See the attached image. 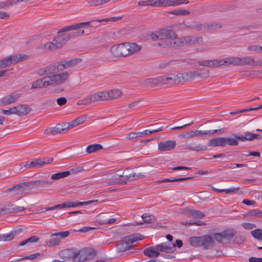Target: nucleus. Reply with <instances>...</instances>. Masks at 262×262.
<instances>
[{"mask_svg": "<svg viewBox=\"0 0 262 262\" xmlns=\"http://www.w3.org/2000/svg\"><path fill=\"white\" fill-rule=\"evenodd\" d=\"M225 130L223 128L212 130H194L189 132L188 137H204L206 136H213L215 135L224 133Z\"/></svg>", "mask_w": 262, "mask_h": 262, "instance_id": "nucleus-10", "label": "nucleus"}, {"mask_svg": "<svg viewBox=\"0 0 262 262\" xmlns=\"http://www.w3.org/2000/svg\"><path fill=\"white\" fill-rule=\"evenodd\" d=\"M63 33H58L57 32L58 34L54 37L53 41L48 42L45 45V49L47 50H54L61 48L70 39L82 35L84 33V31L83 30H78L69 34Z\"/></svg>", "mask_w": 262, "mask_h": 262, "instance_id": "nucleus-1", "label": "nucleus"}, {"mask_svg": "<svg viewBox=\"0 0 262 262\" xmlns=\"http://www.w3.org/2000/svg\"><path fill=\"white\" fill-rule=\"evenodd\" d=\"M95 250L91 248H84L76 253L74 262H83L94 258L96 255Z\"/></svg>", "mask_w": 262, "mask_h": 262, "instance_id": "nucleus-4", "label": "nucleus"}, {"mask_svg": "<svg viewBox=\"0 0 262 262\" xmlns=\"http://www.w3.org/2000/svg\"><path fill=\"white\" fill-rule=\"evenodd\" d=\"M252 236L256 239L262 241V229H256L251 231Z\"/></svg>", "mask_w": 262, "mask_h": 262, "instance_id": "nucleus-53", "label": "nucleus"}, {"mask_svg": "<svg viewBox=\"0 0 262 262\" xmlns=\"http://www.w3.org/2000/svg\"><path fill=\"white\" fill-rule=\"evenodd\" d=\"M49 86H50V83H49L48 77L45 76L32 82L31 89H41L43 88H47Z\"/></svg>", "mask_w": 262, "mask_h": 262, "instance_id": "nucleus-24", "label": "nucleus"}, {"mask_svg": "<svg viewBox=\"0 0 262 262\" xmlns=\"http://www.w3.org/2000/svg\"><path fill=\"white\" fill-rule=\"evenodd\" d=\"M143 236L139 233L134 234L124 237L117 245V250L118 252H123L129 249L134 242L141 240Z\"/></svg>", "mask_w": 262, "mask_h": 262, "instance_id": "nucleus-3", "label": "nucleus"}, {"mask_svg": "<svg viewBox=\"0 0 262 262\" xmlns=\"http://www.w3.org/2000/svg\"><path fill=\"white\" fill-rule=\"evenodd\" d=\"M69 76V74L68 72H65L51 76H47V77L50 86L61 85L64 83L68 79Z\"/></svg>", "mask_w": 262, "mask_h": 262, "instance_id": "nucleus-9", "label": "nucleus"}, {"mask_svg": "<svg viewBox=\"0 0 262 262\" xmlns=\"http://www.w3.org/2000/svg\"><path fill=\"white\" fill-rule=\"evenodd\" d=\"M163 129V126L159 127L157 129H152V130H145L143 132V137L145 136H147L148 135H150L155 133H157L159 131L162 130Z\"/></svg>", "mask_w": 262, "mask_h": 262, "instance_id": "nucleus-62", "label": "nucleus"}, {"mask_svg": "<svg viewBox=\"0 0 262 262\" xmlns=\"http://www.w3.org/2000/svg\"><path fill=\"white\" fill-rule=\"evenodd\" d=\"M189 242L192 246L202 247L205 250L211 249L214 245L213 237L208 235L191 237Z\"/></svg>", "mask_w": 262, "mask_h": 262, "instance_id": "nucleus-2", "label": "nucleus"}, {"mask_svg": "<svg viewBox=\"0 0 262 262\" xmlns=\"http://www.w3.org/2000/svg\"><path fill=\"white\" fill-rule=\"evenodd\" d=\"M2 113L3 114L6 115H12V114H16V108H15V107L14 106V107H13L10 108L8 110H2Z\"/></svg>", "mask_w": 262, "mask_h": 262, "instance_id": "nucleus-64", "label": "nucleus"}, {"mask_svg": "<svg viewBox=\"0 0 262 262\" xmlns=\"http://www.w3.org/2000/svg\"><path fill=\"white\" fill-rule=\"evenodd\" d=\"M248 214L250 216L262 217V212L257 209L251 210Z\"/></svg>", "mask_w": 262, "mask_h": 262, "instance_id": "nucleus-58", "label": "nucleus"}, {"mask_svg": "<svg viewBox=\"0 0 262 262\" xmlns=\"http://www.w3.org/2000/svg\"><path fill=\"white\" fill-rule=\"evenodd\" d=\"M211 189L214 191L217 192H225L227 194L231 193V192H237L239 188H232L230 189H219L215 188L212 186H210Z\"/></svg>", "mask_w": 262, "mask_h": 262, "instance_id": "nucleus-48", "label": "nucleus"}, {"mask_svg": "<svg viewBox=\"0 0 262 262\" xmlns=\"http://www.w3.org/2000/svg\"><path fill=\"white\" fill-rule=\"evenodd\" d=\"M159 84L161 85H172V80L170 74L158 77Z\"/></svg>", "mask_w": 262, "mask_h": 262, "instance_id": "nucleus-40", "label": "nucleus"}, {"mask_svg": "<svg viewBox=\"0 0 262 262\" xmlns=\"http://www.w3.org/2000/svg\"><path fill=\"white\" fill-rule=\"evenodd\" d=\"M110 51L116 57H124L128 55L126 43L113 46L111 48Z\"/></svg>", "mask_w": 262, "mask_h": 262, "instance_id": "nucleus-12", "label": "nucleus"}, {"mask_svg": "<svg viewBox=\"0 0 262 262\" xmlns=\"http://www.w3.org/2000/svg\"><path fill=\"white\" fill-rule=\"evenodd\" d=\"M70 174V171H62L53 174L51 177L50 181H52L53 183L54 181L63 179L69 176Z\"/></svg>", "mask_w": 262, "mask_h": 262, "instance_id": "nucleus-41", "label": "nucleus"}, {"mask_svg": "<svg viewBox=\"0 0 262 262\" xmlns=\"http://www.w3.org/2000/svg\"><path fill=\"white\" fill-rule=\"evenodd\" d=\"M238 66H250L252 67L257 66L258 60H255L253 57L245 56L238 57Z\"/></svg>", "mask_w": 262, "mask_h": 262, "instance_id": "nucleus-22", "label": "nucleus"}, {"mask_svg": "<svg viewBox=\"0 0 262 262\" xmlns=\"http://www.w3.org/2000/svg\"><path fill=\"white\" fill-rule=\"evenodd\" d=\"M106 95L107 100H111L115 99H118L122 94V92L120 90L114 89L106 91Z\"/></svg>", "mask_w": 262, "mask_h": 262, "instance_id": "nucleus-36", "label": "nucleus"}, {"mask_svg": "<svg viewBox=\"0 0 262 262\" xmlns=\"http://www.w3.org/2000/svg\"><path fill=\"white\" fill-rule=\"evenodd\" d=\"M106 215L105 214H101L99 215V220L100 221L99 222V224L100 225H107L115 223L116 222V219L114 218H112L110 220H101L105 218Z\"/></svg>", "mask_w": 262, "mask_h": 262, "instance_id": "nucleus-49", "label": "nucleus"}, {"mask_svg": "<svg viewBox=\"0 0 262 262\" xmlns=\"http://www.w3.org/2000/svg\"><path fill=\"white\" fill-rule=\"evenodd\" d=\"M192 177H185V178H174V179H165L162 180H160L158 181V183H165V182H178V181H182L187 180L191 179Z\"/></svg>", "mask_w": 262, "mask_h": 262, "instance_id": "nucleus-50", "label": "nucleus"}, {"mask_svg": "<svg viewBox=\"0 0 262 262\" xmlns=\"http://www.w3.org/2000/svg\"><path fill=\"white\" fill-rule=\"evenodd\" d=\"M185 213L188 217L194 219H202L205 216V214L199 210L188 209Z\"/></svg>", "mask_w": 262, "mask_h": 262, "instance_id": "nucleus-32", "label": "nucleus"}, {"mask_svg": "<svg viewBox=\"0 0 262 262\" xmlns=\"http://www.w3.org/2000/svg\"><path fill=\"white\" fill-rule=\"evenodd\" d=\"M98 20L89 21L66 26L61 29L58 32V33L66 32L72 30H81L80 29H85L89 27H96L98 23H99Z\"/></svg>", "mask_w": 262, "mask_h": 262, "instance_id": "nucleus-6", "label": "nucleus"}, {"mask_svg": "<svg viewBox=\"0 0 262 262\" xmlns=\"http://www.w3.org/2000/svg\"><path fill=\"white\" fill-rule=\"evenodd\" d=\"M224 137H216L208 141V144L210 147L225 146Z\"/></svg>", "mask_w": 262, "mask_h": 262, "instance_id": "nucleus-31", "label": "nucleus"}, {"mask_svg": "<svg viewBox=\"0 0 262 262\" xmlns=\"http://www.w3.org/2000/svg\"><path fill=\"white\" fill-rule=\"evenodd\" d=\"M141 86L146 88H154L159 85L158 77L149 78L139 81Z\"/></svg>", "mask_w": 262, "mask_h": 262, "instance_id": "nucleus-23", "label": "nucleus"}, {"mask_svg": "<svg viewBox=\"0 0 262 262\" xmlns=\"http://www.w3.org/2000/svg\"><path fill=\"white\" fill-rule=\"evenodd\" d=\"M61 133L67 132L69 128H71L70 123H63L62 124H58Z\"/></svg>", "mask_w": 262, "mask_h": 262, "instance_id": "nucleus-60", "label": "nucleus"}, {"mask_svg": "<svg viewBox=\"0 0 262 262\" xmlns=\"http://www.w3.org/2000/svg\"><path fill=\"white\" fill-rule=\"evenodd\" d=\"M151 39L154 41L159 40L161 41L162 37L161 34V30L157 32L153 33L151 34Z\"/></svg>", "mask_w": 262, "mask_h": 262, "instance_id": "nucleus-61", "label": "nucleus"}, {"mask_svg": "<svg viewBox=\"0 0 262 262\" xmlns=\"http://www.w3.org/2000/svg\"><path fill=\"white\" fill-rule=\"evenodd\" d=\"M11 64L10 57L4 58L0 60V69L4 68Z\"/></svg>", "mask_w": 262, "mask_h": 262, "instance_id": "nucleus-56", "label": "nucleus"}, {"mask_svg": "<svg viewBox=\"0 0 262 262\" xmlns=\"http://www.w3.org/2000/svg\"><path fill=\"white\" fill-rule=\"evenodd\" d=\"M70 235L68 231L56 232L51 234V238L46 242L49 247H54L59 245L61 239L68 237Z\"/></svg>", "mask_w": 262, "mask_h": 262, "instance_id": "nucleus-8", "label": "nucleus"}, {"mask_svg": "<svg viewBox=\"0 0 262 262\" xmlns=\"http://www.w3.org/2000/svg\"><path fill=\"white\" fill-rule=\"evenodd\" d=\"M103 148L102 146L99 144H95L89 145L86 149V151L88 154H92L96 152Z\"/></svg>", "mask_w": 262, "mask_h": 262, "instance_id": "nucleus-44", "label": "nucleus"}, {"mask_svg": "<svg viewBox=\"0 0 262 262\" xmlns=\"http://www.w3.org/2000/svg\"><path fill=\"white\" fill-rule=\"evenodd\" d=\"M186 73V80L189 81L193 79L196 77H200L201 74H200V72L198 71H190Z\"/></svg>", "mask_w": 262, "mask_h": 262, "instance_id": "nucleus-51", "label": "nucleus"}, {"mask_svg": "<svg viewBox=\"0 0 262 262\" xmlns=\"http://www.w3.org/2000/svg\"><path fill=\"white\" fill-rule=\"evenodd\" d=\"M175 32L172 30H161V34L162 37L161 41L165 40L169 38L174 37L175 36Z\"/></svg>", "mask_w": 262, "mask_h": 262, "instance_id": "nucleus-38", "label": "nucleus"}, {"mask_svg": "<svg viewBox=\"0 0 262 262\" xmlns=\"http://www.w3.org/2000/svg\"><path fill=\"white\" fill-rule=\"evenodd\" d=\"M177 145V143L173 140L160 142L158 143V148L160 151L164 152L173 149Z\"/></svg>", "mask_w": 262, "mask_h": 262, "instance_id": "nucleus-18", "label": "nucleus"}, {"mask_svg": "<svg viewBox=\"0 0 262 262\" xmlns=\"http://www.w3.org/2000/svg\"><path fill=\"white\" fill-rule=\"evenodd\" d=\"M203 41L201 36H189L181 38L180 47L184 45H194L200 43Z\"/></svg>", "mask_w": 262, "mask_h": 262, "instance_id": "nucleus-17", "label": "nucleus"}, {"mask_svg": "<svg viewBox=\"0 0 262 262\" xmlns=\"http://www.w3.org/2000/svg\"><path fill=\"white\" fill-rule=\"evenodd\" d=\"M65 208H69L68 201L65 202L62 204L56 205L51 207L44 208L43 209L45 210V211H50L54 210L57 209H62Z\"/></svg>", "mask_w": 262, "mask_h": 262, "instance_id": "nucleus-47", "label": "nucleus"}, {"mask_svg": "<svg viewBox=\"0 0 262 262\" xmlns=\"http://www.w3.org/2000/svg\"><path fill=\"white\" fill-rule=\"evenodd\" d=\"M27 183L29 191H30L34 188H40L46 187L49 185H52L53 181H50L49 179H42L33 181H28Z\"/></svg>", "mask_w": 262, "mask_h": 262, "instance_id": "nucleus-14", "label": "nucleus"}, {"mask_svg": "<svg viewBox=\"0 0 262 262\" xmlns=\"http://www.w3.org/2000/svg\"><path fill=\"white\" fill-rule=\"evenodd\" d=\"M13 239L12 234L11 232L9 233L6 234H0V241L7 242L10 241Z\"/></svg>", "mask_w": 262, "mask_h": 262, "instance_id": "nucleus-57", "label": "nucleus"}, {"mask_svg": "<svg viewBox=\"0 0 262 262\" xmlns=\"http://www.w3.org/2000/svg\"><path fill=\"white\" fill-rule=\"evenodd\" d=\"M25 208L20 206H17L13 204H8L0 205L1 215L5 214L12 213L23 211Z\"/></svg>", "mask_w": 262, "mask_h": 262, "instance_id": "nucleus-15", "label": "nucleus"}, {"mask_svg": "<svg viewBox=\"0 0 262 262\" xmlns=\"http://www.w3.org/2000/svg\"><path fill=\"white\" fill-rule=\"evenodd\" d=\"M41 166H42L41 159H36L29 163L25 164L24 167L27 169H29L32 168H38Z\"/></svg>", "mask_w": 262, "mask_h": 262, "instance_id": "nucleus-42", "label": "nucleus"}, {"mask_svg": "<svg viewBox=\"0 0 262 262\" xmlns=\"http://www.w3.org/2000/svg\"><path fill=\"white\" fill-rule=\"evenodd\" d=\"M126 46L128 55L138 53L141 49V46L135 43H126Z\"/></svg>", "mask_w": 262, "mask_h": 262, "instance_id": "nucleus-34", "label": "nucleus"}, {"mask_svg": "<svg viewBox=\"0 0 262 262\" xmlns=\"http://www.w3.org/2000/svg\"><path fill=\"white\" fill-rule=\"evenodd\" d=\"M145 176L141 173H137L134 172L131 168L126 169L122 175H119L115 177V179L121 180L126 182L128 180H137L139 179L143 178Z\"/></svg>", "mask_w": 262, "mask_h": 262, "instance_id": "nucleus-11", "label": "nucleus"}, {"mask_svg": "<svg viewBox=\"0 0 262 262\" xmlns=\"http://www.w3.org/2000/svg\"><path fill=\"white\" fill-rule=\"evenodd\" d=\"M181 38L177 37L175 34V36L172 38H169L165 40L159 41L158 46L163 48L180 47Z\"/></svg>", "mask_w": 262, "mask_h": 262, "instance_id": "nucleus-16", "label": "nucleus"}, {"mask_svg": "<svg viewBox=\"0 0 262 262\" xmlns=\"http://www.w3.org/2000/svg\"><path fill=\"white\" fill-rule=\"evenodd\" d=\"M91 103H94L92 96H88L85 98L80 100L77 102V105H86Z\"/></svg>", "mask_w": 262, "mask_h": 262, "instance_id": "nucleus-55", "label": "nucleus"}, {"mask_svg": "<svg viewBox=\"0 0 262 262\" xmlns=\"http://www.w3.org/2000/svg\"><path fill=\"white\" fill-rule=\"evenodd\" d=\"M143 223L151 224L155 221V217L148 213H144L141 215Z\"/></svg>", "mask_w": 262, "mask_h": 262, "instance_id": "nucleus-45", "label": "nucleus"}, {"mask_svg": "<svg viewBox=\"0 0 262 262\" xmlns=\"http://www.w3.org/2000/svg\"><path fill=\"white\" fill-rule=\"evenodd\" d=\"M76 253H75L72 249H64L59 252V256L63 259L68 260L71 258H73L74 261V257Z\"/></svg>", "mask_w": 262, "mask_h": 262, "instance_id": "nucleus-27", "label": "nucleus"}, {"mask_svg": "<svg viewBox=\"0 0 262 262\" xmlns=\"http://www.w3.org/2000/svg\"><path fill=\"white\" fill-rule=\"evenodd\" d=\"M86 119L87 116L83 115L72 121L71 122H69L71 128H73L79 124L84 123Z\"/></svg>", "mask_w": 262, "mask_h": 262, "instance_id": "nucleus-43", "label": "nucleus"}, {"mask_svg": "<svg viewBox=\"0 0 262 262\" xmlns=\"http://www.w3.org/2000/svg\"><path fill=\"white\" fill-rule=\"evenodd\" d=\"M156 249L159 251L163 252L166 253H171L176 250V246L174 244L168 243H163L156 246Z\"/></svg>", "mask_w": 262, "mask_h": 262, "instance_id": "nucleus-19", "label": "nucleus"}, {"mask_svg": "<svg viewBox=\"0 0 262 262\" xmlns=\"http://www.w3.org/2000/svg\"><path fill=\"white\" fill-rule=\"evenodd\" d=\"M169 13L177 16H183L189 14L190 12L187 10L177 9L170 11Z\"/></svg>", "mask_w": 262, "mask_h": 262, "instance_id": "nucleus-54", "label": "nucleus"}, {"mask_svg": "<svg viewBox=\"0 0 262 262\" xmlns=\"http://www.w3.org/2000/svg\"><path fill=\"white\" fill-rule=\"evenodd\" d=\"M188 3L189 1L187 0H157L154 4L158 7H169Z\"/></svg>", "mask_w": 262, "mask_h": 262, "instance_id": "nucleus-13", "label": "nucleus"}, {"mask_svg": "<svg viewBox=\"0 0 262 262\" xmlns=\"http://www.w3.org/2000/svg\"><path fill=\"white\" fill-rule=\"evenodd\" d=\"M236 232L233 229H227L220 233L214 234L213 237L219 243L228 244L235 235Z\"/></svg>", "mask_w": 262, "mask_h": 262, "instance_id": "nucleus-5", "label": "nucleus"}, {"mask_svg": "<svg viewBox=\"0 0 262 262\" xmlns=\"http://www.w3.org/2000/svg\"><path fill=\"white\" fill-rule=\"evenodd\" d=\"M181 224L185 225V226H190V225H198V226H203L205 224L203 222H182Z\"/></svg>", "mask_w": 262, "mask_h": 262, "instance_id": "nucleus-59", "label": "nucleus"}, {"mask_svg": "<svg viewBox=\"0 0 262 262\" xmlns=\"http://www.w3.org/2000/svg\"><path fill=\"white\" fill-rule=\"evenodd\" d=\"M20 95L17 93H13L3 98L0 101L2 105H5L15 102L19 98Z\"/></svg>", "mask_w": 262, "mask_h": 262, "instance_id": "nucleus-25", "label": "nucleus"}, {"mask_svg": "<svg viewBox=\"0 0 262 262\" xmlns=\"http://www.w3.org/2000/svg\"><path fill=\"white\" fill-rule=\"evenodd\" d=\"M225 65L226 66L231 64L234 66H238L239 64L237 57H230L225 58Z\"/></svg>", "mask_w": 262, "mask_h": 262, "instance_id": "nucleus-46", "label": "nucleus"}, {"mask_svg": "<svg viewBox=\"0 0 262 262\" xmlns=\"http://www.w3.org/2000/svg\"><path fill=\"white\" fill-rule=\"evenodd\" d=\"M237 139L242 142H246L247 141H253L255 139L261 140L262 136L260 134H253L250 132H246L244 135H238Z\"/></svg>", "mask_w": 262, "mask_h": 262, "instance_id": "nucleus-21", "label": "nucleus"}, {"mask_svg": "<svg viewBox=\"0 0 262 262\" xmlns=\"http://www.w3.org/2000/svg\"><path fill=\"white\" fill-rule=\"evenodd\" d=\"M144 254L150 258H156L160 255V253L156 249V246H151L144 249Z\"/></svg>", "mask_w": 262, "mask_h": 262, "instance_id": "nucleus-30", "label": "nucleus"}, {"mask_svg": "<svg viewBox=\"0 0 262 262\" xmlns=\"http://www.w3.org/2000/svg\"><path fill=\"white\" fill-rule=\"evenodd\" d=\"M16 108V115L19 116H24L27 115L31 111L30 108L27 105L20 104L15 106Z\"/></svg>", "mask_w": 262, "mask_h": 262, "instance_id": "nucleus-29", "label": "nucleus"}, {"mask_svg": "<svg viewBox=\"0 0 262 262\" xmlns=\"http://www.w3.org/2000/svg\"><path fill=\"white\" fill-rule=\"evenodd\" d=\"M110 0H86L87 3L91 6H96L106 3Z\"/></svg>", "mask_w": 262, "mask_h": 262, "instance_id": "nucleus-52", "label": "nucleus"}, {"mask_svg": "<svg viewBox=\"0 0 262 262\" xmlns=\"http://www.w3.org/2000/svg\"><path fill=\"white\" fill-rule=\"evenodd\" d=\"M58 62L50 64L45 68V71L46 72L47 75L51 76L60 72Z\"/></svg>", "mask_w": 262, "mask_h": 262, "instance_id": "nucleus-28", "label": "nucleus"}, {"mask_svg": "<svg viewBox=\"0 0 262 262\" xmlns=\"http://www.w3.org/2000/svg\"><path fill=\"white\" fill-rule=\"evenodd\" d=\"M186 73H178V80L179 84L183 83L185 81H188L186 80Z\"/></svg>", "mask_w": 262, "mask_h": 262, "instance_id": "nucleus-63", "label": "nucleus"}, {"mask_svg": "<svg viewBox=\"0 0 262 262\" xmlns=\"http://www.w3.org/2000/svg\"><path fill=\"white\" fill-rule=\"evenodd\" d=\"M81 58H74L70 60H62L58 62L60 71L73 67L81 61Z\"/></svg>", "mask_w": 262, "mask_h": 262, "instance_id": "nucleus-20", "label": "nucleus"}, {"mask_svg": "<svg viewBox=\"0 0 262 262\" xmlns=\"http://www.w3.org/2000/svg\"><path fill=\"white\" fill-rule=\"evenodd\" d=\"M29 191L27 182L20 183L13 187L8 188L4 192H12L13 196H21L28 193Z\"/></svg>", "mask_w": 262, "mask_h": 262, "instance_id": "nucleus-7", "label": "nucleus"}, {"mask_svg": "<svg viewBox=\"0 0 262 262\" xmlns=\"http://www.w3.org/2000/svg\"><path fill=\"white\" fill-rule=\"evenodd\" d=\"M233 137H229V138H224V144L225 146L226 145H228L230 146H237L238 145V141L239 139H237V137H238V135H236L235 134H232Z\"/></svg>", "mask_w": 262, "mask_h": 262, "instance_id": "nucleus-33", "label": "nucleus"}, {"mask_svg": "<svg viewBox=\"0 0 262 262\" xmlns=\"http://www.w3.org/2000/svg\"><path fill=\"white\" fill-rule=\"evenodd\" d=\"M185 149L199 151L207 150V147L205 145L202 146L200 144L192 143L186 145Z\"/></svg>", "mask_w": 262, "mask_h": 262, "instance_id": "nucleus-39", "label": "nucleus"}, {"mask_svg": "<svg viewBox=\"0 0 262 262\" xmlns=\"http://www.w3.org/2000/svg\"><path fill=\"white\" fill-rule=\"evenodd\" d=\"M11 64H16L21 61L27 59L29 56L26 54H16L9 56Z\"/></svg>", "mask_w": 262, "mask_h": 262, "instance_id": "nucleus-37", "label": "nucleus"}, {"mask_svg": "<svg viewBox=\"0 0 262 262\" xmlns=\"http://www.w3.org/2000/svg\"><path fill=\"white\" fill-rule=\"evenodd\" d=\"M106 94V91H101L94 93L91 96L94 102L99 101H107Z\"/></svg>", "mask_w": 262, "mask_h": 262, "instance_id": "nucleus-35", "label": "nucleus"}, {"mask_svg": "<svg viewBox=\"0 0 262 262\" xmlns=\"http://www.w3.org/2000/svg\"><path fill=\"white\" fill-rule=\"evenodd\" d=\"M212 27V25H208V24H200L199 23H192L190 25V28L197 31H202L203 32H206L208 31V28H211Z\"/></svg>", "mask_w": 262, "mask_h": 262, "instance_id": "nucleus-26", "label": "nucleus"}]
</instances>
